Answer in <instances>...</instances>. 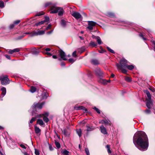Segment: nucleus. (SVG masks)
I'll list each match as a JSON object with an SVG mask.
<instances>
[{"label":"nucleus","instance_id":"nucleus-1","mask_svg":"<svg viewBox=\"0 0 155 155\" xmlns=\"http://www.w3.org/2000/svg\"><path fill=\"white\" fill-rule=\"evenodd\" d=\"M135 146L140 150L145 151L148 147V141L145 133L143 131H138L134 135L133 139Z\"/></svg>","mask_w":155,"mask_h":155},{"label":"nucleus","instance_id":"nucleus-2","mask_svg":"<svg viewBox=\"0 0 155 155\" xmlns=\"http://www.w3.org/2000/svg\"><path fill=\"white\" fill-rule=\"evenodd\" d=\"M120 65L118 64H116L117 67L118 69H120L122 70V72L124 73H126L127 71L124 69V68H126L127 66V61L124 58H123L120 61Z\"/></svg>","mask_w":155,"mask_h":155},{"label":"nucleus","instance_id":"nucleus-3","mask_svg":"<svg viewBox=\"0 0 155 155\" xmlns=\"http://www.w3.org/2000/svg\"><path fill=\"white\" fill-rule=\"evenodd\" d=\"M44 103H34L31 107V108L33 109V111L34 112L37 109H41L42 108L43 106L44 105Z\"/></svg>","mask_w":155,"mask_h":155},{"label":"nucleus","instance_id":"nucleus-4","mask_svg":"<svg viewBox=\"0 0 155 155\" xmlns=\"http://www.w3.org/2000/svg\"><path fill=\"white\" fill-rule=\"evenodd\" d=\"M50 12L51 14H55L57 13V10H58L59 7L56 6L55 4H53L50 6Z\"/></svg>","mask_w":155,"mask_h":155},{"label":"nucleus","instance_id":"nucleus-5","mask_svg":"<svg viewBox=\"0 0 155 155\" xmlns=\"http://www.w3.org/2000/svg\"><path fill=\"white\" fill-rule=\"evenodd\" d=\"M59 55L60 57V58H59V61H61V59L66 61L67 60L66 58L67 56L66 55L65 52L62 50H60L59 51Z\"/></svg>","mask_w":155,"mask_h":155},{"label":"nucleus","instance_id":"nucleus-6","mask_svg":"<svg viewBox=\"0 0 155 155\" xmlns=\"http://www.w3.org/2000/svg\"><path fill=\"white\" fill-rule=\"evenodd\" d=\"M96 22L92 21H88V29L92 30L93 29L96 25Z\"/></svg>","mask_w":155,"mask_h":155},{"label":"nucleus","instance_id":"nucleus-7","mask_svg":"<svg viewBox=\"0 0 155 155\" xmlns=\"http://www.w3.org/2000/svg\"><path fill=\"white\" fill-rule=\"evenodd\" d=\"M0 80L1 81V83L2 85H6L9 83V79L7 75L0 78Z\"/></svg>","mask_w":155,"mask_h":155},{"label":"nucleus","instance_id":"nucleus-8","mask_svg":"<svg viewBox=\"0 0 155 155\" xmlns=\"http://www.w3.org/2000/svg\"><path fill=\"white\" fill-rule=\"evenodd\" d=\"M94 72L97 76L100 77L103 76L104 73L101 69L99 68H97L94 70Z\"/></svg>","mask_w":155,"mask_h":155},{"label":"nucleus","instance_id":"nucleus-9","mask_svg":"<svg viewBox=\"0 0 155 155\" xmlns=\"http://www.w3.org/2000/svg\"><path fill=\"white\" fill-rule=\"evenodd\" d=\"M71 15L77 20L80 19L82 18L81 15L78 12H74L71 13Z\"/></svg>","mask_w":155,"mask_h":155},{"label":"nucleus","instance_id":"nucleus-10","mask_svg":"<svg viewBox=\"0 0 155 155\" xmlns=\"http://www.w3.org/2000/svg\"><path fill=\"white\" fill-rule=\"evenodd\" d=\"M74 109L76 110H82L84 112H87V109L82 106H79L77 105H76L74 107Z\"/></svg>","mask_w":155,"mask_h":155},{"label":"nucleus","instance_id":"nucleus-11","mask_svg":"<svg viewBox=\"0 0 155 155\" xmlns=\"http://www.w3.org/2000/svg\"><path fill=\"white\" fill-rule=\"evenodd\" d=\"M44 31H39L38 32L34 31L31 35L32 36H36L38 35H41L44 34L45 33Z\"/></svg>","mask_w":155,"mask_h":155},{"label":"nucleus","instance_id":"nucleus-12","mask_svg":"<svg viewBox=\"0 0 155 155\" xmlns=\"http://www.w3.org/2000/svg\"><path fill=\"white\" fill-rule=\"evenodd\" d=\"M42 117L41 114H39L38 115L37 117H32L31 120H30L29 123V126L30 127L31 126V125L30 124H32L33 122L35 121L36 118H40Z\"/></svg>","mask_w":155,"mask_h":155},{"label":"nucleus","instance_id":"nucleus-13","mask_svg":"<svg viewBox=\"0 0 155 155\" xmlns=\"http://www.w3.org/2000/svg\"><path fill=\"white\" fill-rule=\"evenodd\" d=\"M57 11L58 15L59 16L62 15L64 12L63 9L62 8L59 7L58 10Z\"/></svg>","mask_w":155,"mask_h":155},{"label":"nucleus","instance_id":"nucleus-14","mask_svg":"<svg viewBox=\"0 0 155 155\" xmlns=\"http://www.w3.org/2000/svg\"><path fill=\"white\" fill-rule=\"evenodd\" d=\"M100 130L101 132L104 134H107L106 129L104 127L103 125H102L100 127Z\"/></svg>","mask_w":155,"mask_h":155},{"label":"nucleus","instance_id":"nucleus-15","mask_svg":"<svg viewBox=\"0 0 155 155\" xmlns=\"http://www.w3.org/2000/svg\"><path fill=\"white\" fill-rule=\"evenodd\" d=\"M144 92L146 94L148 98V99L147 98H146V100H151V95L149 92L148 90H146L144 91Z\"/></svg>","mask_w":155,"mask_h":155},{"label":"nucleus","instance_id":"nucleus-16","mask_svg":"<svg viewBox=\"0 0 155 155\" xmlns=\"http://www.w3.org/2000/svg\"><path fill=\"white\" fill-rule=\"evenodd\" d=\"M147 102L146 103V104L147 107L149 109L151 108L152 106L153 105V103L151 100H147Z\"/></svg>","mask_w":155,"mask_h":155},{"label":"nucleus","instance_id":"nucleus-17","mask_svg":"<svg viewBox=\"0 0 155 155\" xmlns=\"http://www.w3.org/2000/svg\"><path fill=\"white\" fill-rule=\"evenodd\" d=\"M35 133L37 134H38L39 135L40 134L41 130L38 127H37L36 125H35Z\"/></svg>","mask_w":155,"mask_h":155},{"label":"nucleus","instance_id":"nucleus-18","mask_svg":"<svg viewBox=\"0 0 155 155\" xmlns=\"http://www.w3.org/2000/svg\"><path fill=\"white\" fill-rule=\"evenodd\" d=\"M91 62L92 64L94 65H98L99 64V62L96 59H93L91 61Z\"/></svg>","mask_w":155,"mask_h":155},{"label":"nucleus","instance_id":"nucleus-19","mask_svg":"<svg viewBox=\"0 0 155 155\" xmlns=\"http://www.w3.org/2000/svg\"><path fill=\"white\" fill-rule=\"evenodd\" d=\"M2 92L1 94L2 97H3L6 94V89L5 87H2L1 89Z\"/></svg>","mask_w":155,"mask_h":155},{"label":"nucleus","instance_id":"nucleus-20","mask_svg":"<svg viewBox=\"0 0 155 155\" xmlns=\"http://www.w3.org/2000/svg\"><path fill=\"white\" fill-rule=\"evenodd\" d=\"M98 81L99 83H100L104 84L105 85L107 84V80L105 79L100 78L98 80Z\"/></svg>","mask_w":155,"mask_h":155},{"label":"nucleus","instance_id":"nucleus-21","mask_svg":"<svg viewBox=\"0 0 155 155\" xmlns=\"http://www.w3.org/2000/svg\"><path fill=\"white\" fill-rule=\"evenodd\" d=\"M107 15L111 18H114L115 17V15L114 13L110 12H107Z\"/></svg>","mask_w":155,"mask_h":155},{"label":"nucleus","instance_id":"nucleus-22","mask_svg":"<svg viewBox=\"0 0 155 155\" xmlns=\"http://www.w3.org/2000/svg\"><path fill=\"white\" fill-rule=\"evenodd\" d=\"M37 123L41 126L44 124L43 121L41 119H38L37 120Z\"/></svg>","mask_w":155,"mask_h":155},{"label":"nucleus","instance_id":"nucleus-23","mask_svg":"<svg viewBox=\"0 0 155 155\" xmlns=\"http://www.w3.org/2000/svg\"><path fill=\"white\" fill-rule=\"evenodd\" d=\"M96 39L97 40V41L99 45H101L102 44V42L100 37L99 36H97V37H96Z\"/></svg>","mask_w":155,"mask_h":155},{"label":"nucleus","instance_id":"nucleus-24","mask_svg":"<svg viewBox=\"0 0 155 155\" xmlns=\"http://www.w3.org/2000/svg\"><path fill=\"white\" fill-rule=\"evenodd\" d=\"M66 22L63 19L61 21V25L63 27H65L66 25Z\"/></svg>","mask_w":155,"mask_h":155},{"label":"nucleus","instance_id":"nucleus-25","mask_svg":"<svg viewBox=\"0 0 155 155\" xmlns=\"http://www.w3.org/2000/svg\"><path fill=\"white\" fill-rule=\"evenodd\" d=\"M84 51L85 48H84V47H82L81 48L78 49L77 51L78 52L81 54L84 52Z\"/></svg>","mask_w":155,"mask_h":155},{"label":"nucleus","instance_id":"nucleus-26","mask_svg":"<svg viewBox=\"0 0 155 155\" xmlns=\"http://www.w3.org/2000/svg\"><path fill=\"white\" fill-rule=\"evenodd\" d=\"M126 68H127L128 69L130 70H132L134 68V66L132 65H128L127 64V66H126Z\"/></svg>","mask_w":155,"mask_h":155},{"label":"nucleus","instance_id":"nucleus-27","mask_svg":"<svg viewBox=\"0 0 155 155\" xmlns=\"http://www.w3.org/2000/svg\"><path fill=\"white\" fill-rule=\"evenodd\" d=\"M45 22H46V20H43L42 21H39L36 23L35 24V25L37 26H38L39 25H40L42 24H44Z\"/></svg>","mask_w":155,"mask_h":155},{"label":"nucleus","instance_id":"nucleus-28","mask_svg":"<svg viewBox=\"0 0 155 155\" xmlns=\"http://www.w3.org/2000/svg\"><path fill=\"white\" fill-rule=\"evenodd\" d=\"M36 88L35 87L32 86L31 87L30 91L31 93H33L36 91Z\"/></svg>","mask_w":155,"mask_h":155},{"label":"nucleus","instance_id":"nucleus-29","mask_svg":"<svg viewBox=\"0 0 155 155\" xmlns=\"http://www.w3.org/2000/svg\"><path fill=\"white\" fill-rule=\"evenodd\" d=\"M76 132L78 136L80 137L81 136V131L80 129H78L76 130Z\"/></svg>","mask_w":155,"mask_h":155},{"label":"nucleus","instance_id":"nucleus-30","mask_svg":"<svg viewBox=\"0 0 155 155\" xmlns=\"http://www.w3.org/2000/svg\"><path fill=\"white\" fill-rule=\"evenodd\" d=\"M90 46H92L93 47H94L97 46V44L96 43L94 42L91 41L90 43Z\"/></svg>","mask_w":155,"mask_h":155},{"label":"nucleus","instance_id":"nucleus-31","mask_svg":"<svg viewBox=\"0 0 155 155\" xmlns=\"http://www.w3.org/2000/svg\"><path fill=\"white\" fill-rule=\"evenodd\" d=\"M69 152L66 150H64L62 152V154L64 155H69Z\"/></svg>","mask_w":155,"mask_h":155},{"label":"nucleus","instance_id":"nucleus-32","mask_svg":"<svg viewBox=\"0 0 155 155\" xmlns=\"http://www.w3.org/2000/svg\"><path fill=\"white\" fill-rule=\"evenodd\" d=\"M55 144L58 149H59L61 147L60 143L57 141H55Z\"/></svg>","mask_w":155,"mask_h":155},{"label":"nucleus","instance_id":"nucleus-33","mask_svg":"<svg viewBox=\"0 0 155 155\" xmlns=\"http://www.w3.org/2000/svg\"><path fill=\"white\" fill-rule=\"evenodd\" d=\"M87 120H85L83 121L81 123V124L83 125H84L86 127H87V124L86 123Z\"/></svg>","mask_w":155,"mask_h":155},{"label":"nucleus","instance_id":"nucleus-34","mask_svg":"<svg viewBox=\"0 0 155 155\" xmlns=\"http://www.w3.org/2000/svg\"><path fill=\"white\" fill-rule=\"evenodd\" d=\"M4 6L5 5L4 2L2 1H0V7L3 8Z\"/></svg>","mask_w":155,"mask_h":155},{"label":"nucleus","instance_id":"nucleus-35","mask_svg":"<svg viewBox=\"0 0 155 155\" xmlns=\"http://www.w3.org/2000/svg\"><path fill=\"white\" fill-rule=\"evenodd\" d=\"M125 80L128 82H130L131 81V78L130 77H126L125 78Z\"/></svg>","mask_w":155,"mask_h":155},{"label":"nucleus","instance_id":"nucleus-36","mask_svg":"<svg viewBox=\"0 0 155 155\" xmlns=\"http://www.w3.org/2000/svg\"><path fill=\"white\" fill-rule=\"evenodd\" d=\"M93 108L97 112V113L99 114H100V111L98 108H97L96 107H94Z\"/></svg>","mask_w":155,"mask_h":155},{"label":"nucleus","instance_id":"nucleus-37","mask_svg":"<svg viewBox=\"0 0 155 155\" xmlns=\"http://www.w3.org/2000/svg\"><path fill=\"white\" fill-rule=\"evenodd\" d=\"M43 119L46 123H47L49 121L48 118L46 117H44Z\"/></svg>","mask_w":155,"mask_h":155},{"label":"nucleus","instance_id":"nucleus-38","mask_svg":"<svg viewBox=\"0 0 155 155\" xmlns=\"http://www.w3.org/2000/svg\"><path fill=\"white\" fill-rule=\"evenodd\" d=\"M53 4L51 2H48L46 3L45 4V7H48L49 5H51L52 4Z\"/></svg>","mask_w":155,"mask_h":155},{"label":"nucleus","instance_id":"nucleus-39","mask_svg":"<svg viewBox=\"0 0 155 155\" xmlns=\"http://www.w3.org/2000/svg\"><path fill=\"white\" fill-rule=\"evenodd\" d=\"M38 53L39 51L36 50H33L32 51V53L34 54H37Z\"/></svg>","mask_w":155,"mask_h":155},{"label":"nucleus","instance_id":"nucleus-40","mask_svg":"<svg viewBox=\"0 0 155 155\" xmlns=\"http://www.w3.org/2000/svg\"><path fill=\"white\" fill-rule=\"evenodd\" d=\"M48 94L47 93H45L43 96V98L44 99H46L47 98L48 96Z\"/></svg>","mask_w":155,"mask_h":155},{"label":"nucleus","instance_id":"nucleus-41","mask_svg":"<svg viewBox=\"0 0 155 155\" xmlns=\"http://www.w3.org/2000/svg\"><path fill=\"white\" fill-rule=\"evenodd\" d=\"M107 49L109 51H110V52H111V53H114V51L113 50H112V49H110L109 47H107Z\"/></svg>","mask_w":155,"mask_h":155},{"label":"nucleus","instance_id":"nucleus-42","mask_svg":"<svg viewBox=\"0 0 155 155\" xmlns=\"http://www.w3.org/2000/svg\"><path fill=\"white\" fill-rule=\"evenodd\" d=\"M76 51H74L72 54V56L74 57H77V55L76 54Z\"/></svg>","mask_w":155,"mask_h":155},{"label":"nucleus","instance_id":"nucleus-43","mask_svg":"<svg viewBox=\"0 0 155 155\" xmlns=\"http://www.w3.org/2000/svg\"><path fill=\"white\" fill-rule=\"evenodd\" d=\"M35 153L36 155H39V150L35 149Z\"/></svg>","mask_w":155,"mask_h":155},{"label":"nucleus","instance_id":"nucleus-44","mask_svg":"<svg viewBox=\"0 0 155 155\" xmlns=\"http://www.w3.org/2000/svg\"><path fill=\"white\" fill-rule=\"evenodd\" d=\"M20 48H15L13 50L14 51V52H19V51H20Z\"/></svg>","mask_w":155,"mask_h":155},{"label":"nucleus","instance_id":"nucleus-45","mask_svg":"<svg viewBox=\"0 0 155 155\" xmlns=\"http://www.w3.org/2000/svg\"><path fill=\"white\" fill-rule=\"evenodd\" d=\"M8 52L9 54H12L14 52L13 50L10 49L8 51Z\"/></svg>","mask_w":155,"mask_h":155},{"label":"nucleus","instance_id":"nucleus-46","mask_svg":"<svg viewBox=\"0 0 155 155\" xmlns=\"http://www.w3.org/2000/svg\"><path fill=\"white\" fill-rule=\"evenodd\" d=\"M68 61L69 62L71 63H73L75 61V60H74L73 58H70L69 59Z\"/></svg>","mask_w":155,"mask_h":155},{"label":"nucleus","instance_id":"nucleus-47","mask_svg":"<svg viewBox=\"0 0 155 155\" xmlns=\"http://www.w3.org/2000/svg\"><path fill=\"white\" fill-rule=\"evenodd\" d=\"M109 124V122L108 120H104V124L106 125Z\"/></svg>","mask_w":155,"mask_h":155},{"label":"nucleus","instance_id":"nucleus-48","mask_svg":"<svg viewBox=\"0 0 155 155\" xmlns=\"http://www.w3.org/2000/svg\"><path fill=\"white\" fill-rule=\"evenodd\" d=\"M48 113H47V112H46V113H44L43 114H42V115H41V116H42V115H43L44 116V117H47L48 116Z\"/></svg>","mask_w":155,"mask_h":155},{"label":"nucleus","instance_id":"nucleus-49","mask_svg":"<svg viewBox=\"0 0 155 155\" xmlns=\"http://www.w3.org/2000/svg\"><path fill=\"white\" fill-rule=\"evenodd\" d=\"M20 22V20H16V21H15L14 22V24H16V25L18 24H19Z\"/></svg>","mask_w":155,"mask_h":155},{"label":"nucleus","instance_id":"nucleus-50","mask_svg":"<svg viewBox=\"0 0 155 155\" xmlns=\"http://www.w3.org/2000/svg\"><path fill=\"white\" fill-rule=\"evenodd\" d=\"M43 14H44V13L43 12H42V13H39L36 15V16H39L43 15Z\"/></svg>","mask_w":155,"mask_h":155},{"label":"nucleus","instance_id":"nucleus-51","mask_svg":"<svg viewBox=\"0 0 155 155\" xmlns=\"http://www.w3.org/2000/svg\"><path fill=\"white\" fill-rule=\"evenodd\" d=\"M51 24H49L48 26L46 28V29L47 30L49 29H50L51 27Z\"/></svg>","mask_w":155,"mask_h":155},{"label":"nucleus","instance_id":"nucleus-52","mask_svg":"<svg viewBox=\"0 0 155 155\" xmlns=\"http://www.w3.org/2000/svg\"><path fill=\"white\" fill-rule=\"evenodd\" d=\"M150 112H151L150 110L149 109L145 111V113L147 114H149L150 113Z\"/></svg>","mask_w":155,"mask_h":155},{"label":"nucleus","instance_id":"nucleus-53","mask_svg":"<svg viewBox=\"0 0 155 155\" xmlns=\"http://www.w3.org/2000/svg\"><path fill=\"white\" fill-rule=\"evenodd\" d=\"M101 48V49H102ZM99 52L100 53H103L104 52V51L103 49H101V50L99 51Z\"/></svg>","mask_w":155,"mask_h":155},{"label":"nucleus","instance_id":"nucleus-54","mask_svg":"<svg viewBox=\"0 0 155 155\" xmlns=\"http://www.w3.org/2000/svg\"><path fill=\"white\" fill-rule=\"evenodd\" d=\"M140 36L141 37H142L143 39L144 40H146V39L145 38H144L143 36V35L142 34H140Z\"/></svg>","mask_w":155,"mask_h":155},{"label":"nucleus","instance_id":"nucleus-55","mask_svg":"<svg viewBox=\"0 0 155 155\" xmlns=\"http://www.w3.org/2000/svg\"><path fill=\"white\" fill-rule=\"evenodd\" d=\"M5 56L8 59H10V57L9 55H5Z\"/></svg>","mask_w":155,"mask_h":155},{"label":"nucleus","instance_id":"nucleus-56","mask_svg":"<svg viewBox=\"0 0 155 155\" xmlns=\"http://www.w3.org/2000/svg\"><path fill=\"white\" fill-rule=\"evenodd\" d=\"M49 148L50 150L52 151L53 150V148L52 147V146L51 145H50L49 146Z\"/></svg>","mask_w":155,"mask_h":155},{"label":"nucleus","instance_id":"nucleus-57","mask_svg":"<svg viewBox=\"0 0 155 155\" xmlns=\"http://www.w3.org/2000/svg\"><path fill=\"white\" fill-rule=\"evenodd\" d=\"M20 146L21 147H22L24 149H26V147L24 146V145L23 144H21L20 145Z\"/></svg>","mask_w":155,"mask_h":155},{"label":"nucleus","instance_id":"nucleus-58","mask_svg":"<svg viewBox=\"0 0 155 155\" xmlns=\"http://www.w3.org/2000/svg\"><path fill=\"white\" fill-rule=\"evenodd\" d=\"M14 26H15V25H14V24H13L11 25L10 26V28L11 29L12 28H13L14 27Z\"/></svg>","mask_w":155,"mask_h":155},{"label":"nucleus","instance_id":"nucleus-59","mask_svg":"<svg viewBox=\"0 0 155 155\" xmlns=\"http://www.w3.org/2000/svg\"><path fill=\"white\" fill-rule=\"evenodd\" d=\"M53 31V30H51V31L47 32V34H48V35L52 33Z\"/></svg>","mask_w":155,"mask_h":155},{"label":"nucleus","instance_id":"nucleus-60","mask_svg":"<svg viewBox=\"0 0 155 155\" xmlns=\"http://www.w3.org/2000/svg\"><path fill=\"white\" fill-rule=\"evenodd\" d=\"M104 120H102L99 122V123L101 124H104Z\"/></svg>","mask_w":155,"mask_h":155},{"label":"nucleus","instance_id":"nucleus-61","mask_svg":"<svg viewBox=\"0 0 155 155\" xmlns=\"http://www.w3.org/2000/svg\"><path fill=\"white\" fill-rule=\"evenodd\" d=\"M49 19V18L48 17H46L45 18V20H46V21H48Z\"/></svg>","mask_w":155,"mask_h":155},{"label":"nucleus","instance_id":"nucleus-62","mask_svg":"<svg viewBox=\"0 0 155 155\" xmlns=\"http://www.w3.org/2000/svg\"><path fill=\"white\" fill-rule=\"evenodd\" d=\"M45 50L46 51L48 52L50 51V49L49 48H47L45 49Z\"/></svg>","mask_w":155,"mask_h":155},{"label":"nucleus","instance_id":"nucleus-63","mask_svg":"<svg viewBox=\"0 0 155 155\" xmlns=\"http://www.w3.org/2000/svg\"><path fill=\"white\" fill-rule=\"evenodd\" d=\"M46 54L48 55H49V56H51L52 55V54L49 52H47L46 53Z\"/></svg>","mask_w":155,"mask_h":155},{"label":"nucleus","instance_id":"nucleus-64","mask_svg":"<svg viewBox=\"0 0 155 155\" xmlns=\"http://www.w3.org/2000/svg\"><path fill=\"white\" fill-rule=\"evenodd\" d=\"M65 64L64 62H62L61 63V65L62 66H65Z\"/></svg>","mask_w":155,"mask_h":155}]
</instances>
